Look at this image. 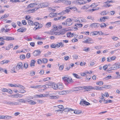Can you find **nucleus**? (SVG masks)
I'll return each mask as SVG.
<instances>
[{"mask_svg":"<svg viewBox=\"0 0 120 120\" xmlns=\"http://www.w3.org/2000/svg\"><path fill=\"white\" fill-rule=\"evenodd\" d=\"M16 68L18 70H19L20 68L22 69L23 68V66L22 63L21 62H19L18 63L16 67Z\"/></svg>","mask_w":120,"mask_h":120,"instance_id":"1","label":"nucleus"},{"mask_svg":"<svg viewBox=\"0 0 120 120\" xmlns=\"http://www.w3.org/2000/svg\"><path fill=\"white\" fill-rule=\"evenodd\" d=\"M72 19L71 20V19H68L66 20V25L67 26H69L72 25Z\"/></svg>","mask_w":120,"mask_h":120,"instance_id":"2","label":"nucleus"},{"mask_svg":"<svg viewBox=\"0 0 120 120\" xmlns=\"http://www.w3.org/2000/svg\"><path fill=\"white\" fill-rule=\"evenodd\" d=\"M99 25L98 23H94L91 24L90 27L91 28H97L99 26Z\"/></svg>","mask_w":120,"mask_h":120,"instance_id":"3","label":"nucleus"},{"mask_svg":"<svg viewBox=\"0 0 120 120\" xmlns=\"http://www.w3.org/2000/svg\"><path fill=\"white\" fill-rule=\"evenodd\" d=\"M41 52L39 50H35L33 53V55L34 56H39L41 54Z\"/></svg>","mask_w":120,"mask_h":120,"instance_id":"4","label":"nucleus"},{"mask_svg":"<svg viewBox=\"0 0 120 120\" xmlns=\"http://www.w3.org/2000/svg\"><path fill=\"white\" fill-rule=\"evenodd\" d=\"M38 4V2H37L34 3H31L29 5L27 6V8H30L34 7L35 6Z\"/></svg>","mask_w":120,"mask_h":120,"instance_id":"5","label":"nucleus"},{"mask_svg":"<svg viewBox=\"0 0 120 120\" xmlns=\"http://www.w3.org/2000/svg\"><path fill=\"white\" fill-rule=\"evenodd\" d=\"M66 18L65 16H61L57 18H55L54 20L55 21H57L58 20H62Z\"/></svg>","mask_w":120,"mask_h":120,"instance_id":"6","label":"nucleus"},{"mask_svg":"<svg viewBox=\"0 0 120 120\" xmlns=\"http://www.w3.org/2000/svg\"><path fill=\"white\" fill-rule=\"evenodd\" d=\"M58 83L57 84H56L55 83L52 82L51 87L53 89L55 90H57V89L58 87Z\"/></svg>","mask_w":120,"mask_h":120,"instance_id":"7","label":"nucleus"},{"mask_svg":"<svg viewBox=\"0 0 120 120\" xmlns=\"http://www.w3.org/2000/svg\"><path fill=\"white\" fill-rule=\"evenodd\" d=\"M4 40L7 41L13 40L14 39V38L11 37L4 36Z\"/></svg>","mask_w":120,"mask_h":120,"instance_id":"8","label":"nucleus"},{"mask_svg":"<svg viewBox=\"0 0 120 120\" xmlns=\"http://www.w3.org/2000/svg\"><path fill=\"white\" fill-rule=\"evenodd\" d=\"M57 86V89L62 90L64 88V86L62 83H58Z\"/></svg>","mask_w":120,"mask_h":120,"instance_id":"9","label":"nucleus"},{"mask_svg":"<svg viewBox=\"0 0 120 120\" xmlns=\"http://www.w3.org/2000/svg\"><path fill=\"white\" fill-rule=\"evenodd\" d=\"M92 89L96 90H102L103 88L102 87H100L99 86H95L94 87H92Z\"/></svg>","mask_w":120,"mask_h":120,"instance_id":"10","label":"nucleus"},{"mask_svg":"<svg viewBox=\"0 0 120 120\" xmlns=\"http://www.w3.org/2000/svg\"><path fill=\"white\" fill-rule=\"evenodd\" d=\"M118 64L115 63V64L111 66L113 70H115L118 68Z\"/></svg>","mask_w":120,"mask_h":120,"instance_id":"11","label":"nucleus"},{"mask_svg":"<svg viewBox=\"0 0 120 120\" xmlns=\"http://www.w3.org/2000/svg\"><path fill=\"white\" fill-rule=\"evenodd\" d=\"M26 30V29L24 28H21L17 30L18 32H25Z\"/></svg>","mask_w":120,"mask_h":120,"instance_id":"12","label":"nucleus"},{"mask_svg":"<svg viewBox=\"0 0 120 120\" xmlns=\"http://www.w3.org/2000/svg\"><path fill=\"white\" fill-rule=\"evenodd\" d=\"M82 87H79L76 88H75L73 89L72 91H78L82 89Z\"/></svg>","mask_w":120,"mask_h":120,"instance_id":"13","label":"nucleus"},{"mask_svg":"<svg viewBox=\"0 0 120 120\" xmlns=\"http://www.w3.org/2000/svg\"><path fill=\"white\" fill-rule=\"evenodd\" d=\"M6 103L7 104H9L10 105H17L18 103V102H11L9 101H8Z\"/></svg>","mask_w":120,"mask_h":120,"instance_id":"14","label":"nucleus"},{"mask_svg":"<svg viewBox=\"0 0 120 120\" xmlns=\"http://www.w3.org/2000/svg\"><path fill=\"white\" fill-rule=\"evenodd\" d=\"M67 36L68 37H72L74 36V33H71L70 32H68L67 34Z\"/></svg>","mask_w":120,"mask_h":120,"instance_id":"15","label":"nucleus"},{"mask_svg":"<svg viewBox=\"0 0 120 120\" xmlns=\"http://www.w3.org/2000/svg\"><path fill=\"white\" fill-rule=\"evenodd\" d=\"M28 101L29 103L31 105H35L36 104V102L32 100H30L29 99H28Z\"/></svg>","mask_w":120,"mask_h":120,"instance_id":"16","label":"nucleus"},{"mask_svg":"<svg viewBox=\"0 0 120 120\" xmlns=\"http://www.w3.org/2000/svg\"><path fill=\"white\" fill-rule=\"evenodd\" d=\"M78 4H86L87 2L82 0H78Z\"/></svg>","mask_w":120,"mask_h":120,"instance_id":"17","label":"nucleus"},{"mask_svg":"<svg viewBox=\"0 0 120 120\" xmlns=\"http://www.w3.org/2000/svg\"><path fill=\"white\" fill-rule=\"evenodd\" d=\"M82 89H84L88 91V90H90L91 89H92V87L91 86H89L87 87L86 86H84L82 87Z\"/></svg>","mask_w":120,"mask_h":120,"instance_id":"18","label":"nucleus"},{"mask_svg":"<svg viewBox=\"0 0 120 120\" xmlns=\"http://www.w3.org/2000/svg\"><path fill=\"white\" fill-rule=\"evenodd\" d=\"M35 11V9H30L27 10L26 11L27 13H32L33 12Z\"/></svg>","mask_w":120,"mask_h":120,"instance_id":"19","label":"nucleus"},{"mask_svg":"<svg viewBox=\"0 0 120 120\" xmlns=\"http://www.w3.org/2000/svg\"><path fill=\"white\" fill-rule=\"evenodd\" d=\"M88 38V37L87 36L84 37L83 39V41H82V42L84 43H88V42H87V39Z\"/></svg>","mask_w":120,"mask_h":120,"instance_id":"20","label":"nucleus"},{"mask_svg":"<svg viewBox=\"0 0 120 120\" xmlns=\"http://www.w3.org/2000/svg\"><path fill=\"white\" fill-rule=\"evenodd\" d=\"M67 82L69 83H71L73 82V81L72 80V79L70 78H68V79Z\"/></svg>","mask_w":120,"mask_h":120,"instance_id":"21","label":"nucleus"},{"mask_svg":"<svg viewBox=\"0 0 120 120\" xmlns=\"http://www.w3.org/2000/svg\"><path fill=\"white\" fill-rule=\"evenodd\" d=\"M18 101L22 103H26L28 102V100L23 99H19Z\"/></svg>","mask_w":120,"mask_h":120,"instance_id":"22","label":"nucleus"},{"mask_svg":"<svg viewBox=\"0 0 120 120\" xmlns=\"http://www.w3.org/2000/svg\"><path fill=\"white\" fill-rule=\"evenodd\" d=\"M66 32L65 30L64 29H62L60 31V35H62L65 34Z\"/></svg>","mask_w":120,"mask_h":120,"instance_id":"23","label":"nucleus"},{"mask_svg":"<svg viewBox=\"0 0 120 120\" xmlns=\"http://www.w3.org/2000/svg\"><path fill=\"white\" fill-rule=\"evenodd\" d=\"M98 32L96 31H94L93 32H92L90 33V35H97Z\"/></svg>","mask_w":120,"mask_h":120,"instance_id":"24","label":"nucleus"},{"mask_svg":"<svg viewBox=\"0 0 120 120\" xmlns=\"http://www.w3.org/2000/svg\"><path fill=\"white\" fill-rule=\"evenodd\" d=\"M65 112H67L70 110H71V111H73L74 110H72L71 109L68 108H66L65 109H63V110Z\"/></svg>","mask_w":120,"mask_h":120,"instance_id":"25","label":"nucleus"},{"mask_svg":"<svg viewBox=\"0 0 120 120\" xmlns=\"http://www.w3.org/2000/svg\"><path fill=\"white\" fill-rule=\"evenodd\" d=\"M57 14L56 13H51L49 15L50 17L52 18L54 17H56L57 16Z\"/></svg>","mask_w":120,"mask_h":120,"instance_id":"26","label":"nucleus"},{"mask_svg":"<svg viewBox=\"0 0 120 120\" xmlns=\"http://www.w3.org/2000/svg\"><path fill=\"white\" fill-rule=\"evenodd\" d=\"M70 10L69 7L67 8L65 10L63 11V12L64 14H65L66 13H68L70 11Z\"/></svg>","mask_w":120,"mask_h":120,"instance_id":"27","label":"nucleus"},{"mask_svg":"<svg viewBox=\"0 0 120 120\" xmlns=\"http://www.w3.org/2000/svg\"><path fill=\"white\" fill-rule=\"evenodd\" d=\"M35 61L34 60H32L31 61V63L30 64V66L31 67L32 66H34V64L35 63Z\"/></svg>","mask_w":120,"mask_h":120,"instance_id":"28","label":"nucleus"},{"mask_svg":"<svg viewBox=\"0 0 120 120\" xmlns=\"http://www.w3.org/2000/svg\"><path fill=\"white\" fill-rule=\"evenodd\" d=\"M110 87H111V86L110 85H104L103 86V88L109 89L110 88Z\"/></svg>","mask_w":120,"mask_h":120,"instance_id":"29","label":"nucleus"},{"mask_svg":"<svg viewBox=\"0 0 120 120\" xmlns=\"http://www.w3.org/2000/svg\"><path fill=\"white\" fill-rule=\"evenodd\" d=\"M28 22L29 24L30 25H33L34 24L33 22L30 20H28Z\"/></svg>","mask_w":120,"mask_h":120,"instance_id":"30","label":"nucleus"},{"mask_svg":"<svg viewBox=\"0 0 120 120\" xmlns=\"http://www.w3.org/2000/svg\"><path fill=\"white\" fill-rule=\"evenodd\" d=\"M96 84L97 85H99V86H101L103 84V83L102 81H99L96 82Z\"/></svg>","mask_w":120,"mask_h":120,"instance_id":"31","label":"nucleus"},{"mask_svg":"<svg viewBox=\"0 0 120 120\" xmlns=\"http://www.w3.org/2000/svg\"><path fill=\"white\" fill-rule=\"evenodd\" d=\"M42 62L44 64L48 62V60L47 59L43 58L42 60Z\"/></svg>","mask_w":120,"mask_h":120,"instance_id":"32","label":"nucleus"},{"mask_svg":"<svg viewBox=\"0 0 120 120\" xmlns=\"http://www.w3.org/2000/svg\"><path fill=\"white\" fill-rule=\"evenodd\" d=\"M85 101L83 99H82L81 100V101H80V105H83L84 104L85 105Z\"/></svg>","mask_w":120,"mask_h":120,"instance_id":"33","label":"nucleus"},{"mask_svg":"<svg viewBox=\"0 0 120 120\" xmlns=\"http://www.w3.org/2000/svg\"><path fill=\"white\" fill-rule=\"evenodd\" d=\"M50 98L51 99H57L58 97L55 96H50Z\"/></svg>","mask_w":120,"mask_h":120,"instance_id":"34","label":"nucleus"},{"mask_svg":"<svg viewBox=\"0 0 120 120\" xmlns=\"http://www.w3.org/2000/svg\"><path fill=\"white\" fill-rule=\"evenodd\" d=\"M72 75L75 77L77 79L80 78V77H79V75H78L77 74L75 73H73L72 74Z\"/></svg>","mask_w":120,"mask_h":120,"instance_id":"35","label":"nucleus"},{"mask_svg":"<svg viewBox=\"0 0 120 120\" xmlns=\"http://www.w3.org/2000/svg\"><path fill=\"white\" fill-rule=\"evenodd\" d=\"M71 4V1H68V0H66L65 1V4L67 5H70Z\"/></svg>","mask_w":120,"mask_h":120,"instance_id":"36","label":"nucleus"},{"mask_svg":"<svg viewBox=\"0 0 120 120\" xmlns=\"http://www.w3.org/2000/svg\"><path fill=\"white\" fill-rule=\"evenodd\" d=\"M14 86L16 87H19V88H21L23 89L24 88V87L22 85H19V86H18L16 84H15V85H14Z\"/></svg>","mask_w":120,"mask_h":120,"instance_id":"37","label":"nucleus"},{"mask_svg":"<svg viewBox=\"0 0 120 120\" xmlns=\"http://www.w3.org/2000/svg\"><path fill=\"white\" fill-rule=\"evenodd\" d=\"M9 15V14H5L4 15H3L2 17H1V19H3L5 18H7L8 17Z\"/></svg>","mask_w":120,"mask_h":120,"instance_id":"38","label":"nucleus"},{"mask_svg":"<svg viewBox=\"0 0 120 120\" xmlns=\"http://www.w3.org/2000/svg\"><path fill=\"white\" fill-rule=\"evenodd\" d=\"M94 48L97 49L98 50L102 48V47L101 46H96L94 47Z\"/></svg>","mask_w":120,"mask_h":120,"instance_id":"39","label":"nucleus"},{"mask_svg":"<svg viewBox=\"0 0 120 120\" xmlns=\"http://www.w3.org/2000/svg\"><path fill=\"white\" fill-rule=\"evenodd\" d=\"M57 107L60 109L62 110H63V109L64 107L62 105H59L57 106Z\"/></svg>","mask_w":120,"mask_h":120,"instance_id":"40","label":"nucleus"},{"mask_svg":"<svg viewBox=\"0 0 120 120\" xmlns=\"http://www.w3.org/2000/svg\"><path fill=\"white\" fill-rule=\"evenodd\" d=\"M62 79L64 81L67 82L68 79V78L66 76H64L62 77Z\"/></svg>","mask_w":120,"mask_h":120,"instance_id":"41","label":"nucleus"},{"mask_svg":"<svg viewBox=\"0 0 120 120\" xmlns=\"http://www.w3.org/2000/svg\"><path fill=\"white\" fill-rule=\"evenodd\" d=\"M21 90H20L19 91V92L21 93H25L26 92V91L23 89V88Z\"/></svg>","mask_w":120,"mask_h":120,"instance_id":"42","label":"nucleus"},{"mask_svg":"<svg viewBox=\"0 0 120 120\" xmlns=\"http://www.w3.org/2000/svg\"><path fill=\"white\" fill-rule=\"evenodd\" d=\"M43 4L44 7H47L48 6V4L47 2H45L43 3Z\"/></svg>","mask_w":120,"mask_h":120,"instance_id":"43","label":"nucleus"},{"mask_svg":"<svg viewBox=\"0 0 120 120\" xmlns=\"http://www.w3.org/2000/svg\"><path fill=\"white\" fill-rule=\"evenodd\" d=\"M106 26V25L105 23H102L101 25V28H104Z\"/></svg>","mask_w":120,"mask_h":120,"instance_id":"44","label":"nucleus"},{"mask_svg":"<svg viewBox=\"0 0 120 120\" xmlns=\"http://www.w3.org/2000/svg\"><path fill=\"white\" fill-rule=\"evenodd\" d=\"M51 26V22H48L45 25L46 27L48 28L50 26Z\"/></svg>","mask_w":120,"mask_h":120,"instance_id":"45","label":"nucleus"},{"mask_svg":"<svg viewBox=\"0 0 120 120\" xmlns=\"http://www.w3.org/2000/svg\"><path fill=\"white\" fill-rule=\"evenodd\" d=\"M73 112L77 114H78L81 113V112L80 111L76 110H75Z\"/></svg>","mask_w":120,"mask_h":120,"instance_id":"46","label":"nucleus"},{"mask_svg":"<svg viewBox=\"0 0 120 120\" xmlns=\"http://www.w3.org/2000/svg\"><path fill=\"white\" fill-rule=\"evenodd\" d=\"M20 57L21 59L23 60L25 58V55H20Z\"/></svg>","mask_w":120,"mask_h":120,"instance_id":"47","label":"nucleus"},{"mask_svg":"<svg viewBox=\"0 0 120 120\" xmlns=\"http://www.w3.org/2000/svg\"><path fill=\"white\" fill-rule=\"evenodd\" d=\"M61 43H57L56 45V48H59L61 46Z\"/></svg>","mask_w":120,"mask_h":120,"instance_id":"48","label":"nucleus"},{"mask_svg":"<svg viewBox=\"0 0 120 120\" xmlns=\"http://www.w3.org/2000/svg\"><path fill=\"white\" fill-rule=\"evenodd\" d=\"M15 67H13V68L11 69V72L12 73H16V72L15 71Z\"/></svg>","mask_w":120,"mask_h":120,"instance_id":"49","label":"nucleus"},{"mask_svg":"<svg viewBox=\"0 0 120 120\" xmlns=\"http://www.w3.org/2000/svg\"><path fill=\"white\" fill-rule=\"evenodd\" d=\"M90 49L89 48H86L85 47L84 48V49L83 50V51H85L86 52H88L90 50Z\"/></svg>","mask_w":120,"mask_h":120,"instance_id":"50","label":"nucleus"},{"mask_svg":"<svg viewBox=\"0 0 120 120\" xmlns=\"http://www.w3.org/2000/svg\"><path fill=\"white\" fill-rule=\"evenodd\" d=\"M52 35H60V32H54L53 33V34H52Z\"/></svg>","mask_w":120,"mask_h":120,"instance_id":"51","label":"nucleus"},{"mask_svg":"<svg viewBox=\"0 0 120 120\" xmlns=\"http://www.w3.org/2000/svg\"><path fill=\"white\" fill-rule=\"evenodd\" d=\"M112 38L114 41H117L119 39L118 37H112Z\"/></svg>","mask_w":120,"mask_h":120,"instance_id":"52","label":"nucleus"},{"mask_svg":"<svg viewBox=\"0 0 120 120\" xmlns=\"http://www.w3.org/2000/svg\"><path fill=\"white\" fill-rule=\"evenodd\" d=\"M24 67L26 69L28 67V64L27 63H25L24 65Z\"/></svg>","mask_w":120,"mask_h":120,"instance_id":"53","label":"nucleus"},{"mask_svg":"<svg viewBox=\"0 0 120 120\" xmlns=\"http://www.w3.org/2000/svg\"><path fill=\"white\" fill-rule=\"evenodd\" d=\"M38 7L39 8H41L42 7H44L43 4V3H41L38 5Z\"/></svg>","mask_w":120,"mask_h":120,"instance_id":"54","label":"nucleus"},{"mask_svg":"<svg viewBox=\"0 0 120 120\" xmlns=\"http://www.w3.org/2000/svg\"><path fill=\"white\" fill-rule=\"evenodd\" d=\"M108 65H105L103 67V69L104 70H105L108 68Z\"/></svg>","mask_w":120,"mask_h":120,"instance_id":"55","label":"nucleus"},{"mask_svg":"<svg viewBox=\"0 0 120 120\" xmlns=\"http://www.w3.org/2000/svg\"><path fill=\"white\" fill-rule=\"evenodd\" d=\"M37 62L38 64H41V63L42 62V60H41L40 59H39L38 60Z\"/></svg>","mask_w":120,"mask_h":120,"instance_id":"56","label":"nucleus"},{"mask_svg":"<svg viewBox=\"0 0 120 120\" xmlns=\"http://www.w3.org/2000/svg\"><path fill=\"white\" fill-rule=\"evenodd\" d=\"M80 18L79 22V23L80 22L82 23L85 21V19H81V18Z\"/></svg>","mask_w":120,"mask_h":120,"instance_id":"57","label":"nucleus"},{"mask_svg":"<svg viewBox=\"0 0 120 120\" xmlns=\"http://www.w3.org/2000/svg\"><path fill=\"white\" fill-rule=\"evenodd\" d=\"M10 1L11 2H19V0H10Z\"/></svg>","mask_w":120,"mask_h":120,"instance_id":"58","label":"nucleus"},{"mask_svg":"<svg viewBox=\"0 0 120 120\" xmlns=\"http://www.w3.org/2000/svg\"><path fill=\"white\" fill-rule=\"evenodd\" d=\"M73 57L74 58H75V59L78 58V56L76 55L75 54H74L73 55Z\"/></svg>","mask_w":120,"mask_h":120,"instance_id":"59","label":"nucleus"},{"mask_svg":"<svg viewBox=\"0 0 120 120\" xmlns=\"http://www.w3.org/2000/svg\"><path fill=\"white\" fill-rule=\"evenodd\" d=\"M64 68V66L63 65H61L59 69L60 71L62 70Z\"/></svg>","mask_w":120,"mask_h":120,"instance_id":"60","label":"nucleus"},{"mask_svg":"<svg viewBox=\"0 0 120 120\" xmlns=\"http://www.w3.org/2000/svg\"><path fill=\"white\" fill-rule=\"evenodd\" d=\"M106 102H105V103H112V101L111 100H105Z\"/></svg>","mask_w":120,"mask_h":120,"instance_id":"61","label":"nucleus"},{"mask_svg":"<svg viewBox=\"0 0 120 120\" xmlns=\"http://www.w3.org/2000/svg\"><path fill=\"white\" fill-rule=\"evenodd\" d=\"M76 25H75L77 27H81L82 26V25L81 24H77Z\"/></svg>","mask_w":120,"mask_h":120,"instance_id":"62","label":"nucleus"},{"mask_svg":"<svg viewBox=\"0 0 120 120\" xmlns=\"http://www.w3.org/2000/svg\"><path fill=\"white\" fill-rule=\"evenodd\" d=\"M78 0H76L74 1H73L72 2V3L73 4H78Z\"/></svg>","mask_w":120,"mask_h":120,"instance_id":"63","label":"nucleus"},{"mask_svg":"<svg viewBox=\"0 0 120 120\" xmlns=\"http://www.w3.org/2000/svg\"><path fill=\"white\" fill-rule=\"evenodd\" d=\"M105 21V19H103V17H101L100 18V19L99 21L101 22H104Z\"/></svg>","mask_w":120,"mask_h":120,"instance_id":"64","label":"nucleus"}]
</instances>
